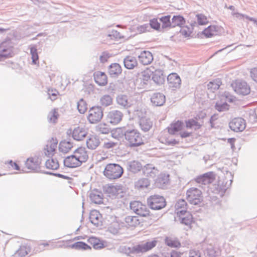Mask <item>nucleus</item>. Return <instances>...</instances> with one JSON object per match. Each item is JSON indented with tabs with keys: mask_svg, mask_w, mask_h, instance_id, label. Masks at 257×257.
Instances as JSON below:
<instances>
[{
	"mask_svg": "<svg viewBox=\"0 0 257 257\" xmlns=\"http://www.w3.org/2000/svg\"><path fill=\"white\" fill-rule=\"evenodd\" d=\"M171 16L168 15L162 16L159 18L160 22L162 23V28H172V20Z\"/></svg>",
	"mask_w": 257,
	"mask_h": 257,
	"instance_id": "58836bf2",
	"label": "nucleus"
},
{
	"mask_svg": "<svg viewBox=\"0 0 257 257\" xmlns=\"http://www.w3.org/2000/svg\"><path fill=\"white\" fill-rule=\"evenodd\" d=\"M169 174L161 173L155 180V185L159 188H165L169 182Z\"/></svg>",
	"mask_w": 257,
	"mask_h": 257,
	"instance_id": "a211bd4d",
	"label": "nucleus"
},
{
	"mask_svg": "<svg viewBox=\"0 0 257 257\" xmlns=\"http://www.w3.org/2000/svg\"><path fill=\"white\" fill-rule=\"evenodd\" d=\"M63 163L65 167L72 168L80 166L82 164L74 154L65 158L63 160Z\"/></svg>",
	"mask_w": 257,
	"mask_h": 257,
	"instance_id": "f3484780",
	"label": "nucleus"
},
{
	"mask_svg": "<svg viewBox=\"0 0 257 257\" xmlns=\"http://www.w3.org/2000/svg\"><path fill=\"white\" fill-rule=\"evenodd\" d=\"M124 221L130 227H136L141 222L138 217L135 216H127L125 217Z\"/></svg>",
	"mask_w": 257,
	"mask_h": 257,
	"instance_id": "e433bc0d",
	"label": "nucleus"
},
{
	"mask_svg": "<svg viewBox=\"0 0 257 257\" xmlns=\"http://www.w3.org/2000/svg\"><path fill=\"white\" fill-rule=\"evenodd\" d=\"M87 108V103L86 101L83 98L80 99L77 102V109L78 111L80 113L83 114L86 111Z\"/></svg>",
	"mask_w": 257,
	"mask_h": 257,
	"instance_id": "603ef678",
	"label": "nucleus"
},
{
	"mask_svg": "<svg viewBox=\"0 0 257 257\" xmlns=\"http://www.w3.org/2000/svg\"><path fill=\"white\" fill-rule=\"evenodd\" d=\"M46 167L48 169L57 170L59 167L58 161L56 158L48 160L45 163Z\"/></svg>",
	"mask_w": 257,
	"mask_h": 257,
	"instance_id": "37998d69",
	"label": "nucleus"
},
{
	"mask_svg": "<svg viewBox=\"0 0 257 257\" xmlns=\"http://www.w3.org/2000/svg\"><path fill=\"white\" fill-rule=\"evenodd\" d=\"M100 103L102 106L107 107L112 103V99L109 95H104L100 99Z\"/></svg>",
	"mask_w": 257,
	"mask_h": 257,
	"instance_id": "3c124183",
	"label": "nucleus"
},
{
	"mask_svg": "<svg viewBox=\"0 0 257 257\" xmlns=\"http://www.w3.org/2000/svg\"><path fill=\"white\" fill-rule=\"evenodd\" d=\"M13 46L10 40H6L0 44V61L11 57L14 55Z\"/></svg>",
	"mask_w": 257,
	"mask_h": 257,
	"instance_id": "6e6552de",
	"label": "nucleus"
},
{
	"mask_svg": "<svg viewBox=\"0 0 257 257\" xmlns=\"http://www.w3.org/2000/svg\"><path fill=\"white\" fill-rule=\"evenodd\" d=\"M95 82L99 86H105L107 83V77L104 72L97 71L94 74Z\"/></svg>",
	"mask_w": 257,
	"mask_h": 257,
	"instance_id": "c85d7f7f",
	"label": "nucleus"
},
{
	"mask_svg": "<svg viewBox=\"0 0 257 257\" xmlns=\"http://www.w3.org/2000/svg\"><path fill=\"white\" fill-rule=\"evenodd\" d=\"M215 32L216 27L214 26H209L203 30L202 34L206 38H211L215 35Z\"/></svg>",
	"mask_w": 257,
	"mask_h": 257,
	"instance_id": "8fccbe9b",
	"label": "nucleus"
},
{
	"mask_svg": "<svg viewBox=\"0 0 257 257\" xmlns=\"http://www.w3.org/2000/svg\"><path fill=\"white\" fill-rule=\"evenodd\" d=\"M176 211L177 216H183L184 214L189 211H187V204L183 199H179L175 204Z\"/></svg>",
	"mask_w": 257,
	"mask_h": 257,
	"instance_id": "412c9836",
	"label": "nucleus"
},
{
	"mask_svg": "<svg viewBox=\"0 0 257 257\" xmlns=\"http://www.w3.org/2000/svg\"><path fill=\"white\" fill-rule=\"evenodd\" d=\"M201 125L193 119H188L186 121V126L187 128H191L195 126V129H199L201 127Z\"/></svg>",
	"mask_w": 257,
	"mask_h": 257,
	"instance_id": "052dcab7",
	"label": "nucleus"
},
{
	"mask_svg": "<svg viewBox=\"0 0 257 257\" xmlns=\"http://www.w3.org/2000/svg\"><path fill=\"white\" fill-rule=\"evenodd\" d=\"M67 135L71 136L74 140L80 141L85 138L88 135V130L83 126H77L69 129L67 131Z\"/></svg>",
	"mask_w": 257,
	"mask_h": 257,
	"instance_id": "0eeeda50",
	"label": "nucleus"
},
{
	"mask_svg": "<svg viewBox=\"0 0 257 257\" xmlns=\"http://www.w3.org/2000/svg\"><path fill=\"white\" fill-rule=\"evenodd\" d=\"M30 248L29 247L26 246H21L15 253V255L19 257H24L28 254Z\"/></svg>",
	"mask_w": 257,
	"mask_h": 257,
	"instance_id": "864d4df0",
	"label": "nucleus"
},
{
	"mask_svg": "<svg viewBox=\"0 0 257 257\" xmlns=\"http://www.w3.org/2000/svg\"><path fill=\"white\" fill-rule=\"evenodd\" d=\"M172 28L176 27H183L185 24L186 20L183 16L180 15H174L171 19Z\"/></svg>",
	"mask_w": 257,
	"mask_h": 257,
	"instance_id": "f704fd0d",
	"label": "nucleus"
},
{
	"mask_svg": "<svg viewBox=\"0 0 257 257\" xmlns=\"http://www.w3.org/2000/svg\"><path fill=\"white\" fill-rule=\"evenodd\" d=\"M148 24L150 26V29L152 28L155 30H159L161 27L160 23L157 18L151 19L150 20V23Z\"/></svg>",
	"mask_w": 257,
	"mask_h": 257,
	"instance_id": "13d9d810",
	"label": "nucleus"
},
{
	"mask_svg": "<svg viewBox=\"0 0 257 257\" xmlns=\"http://www.w3.org/2000/svg\"><path fill=\"white\" fill-rule=\"evenodd\" d=\"M149 207L152 210H159L166 206V202L164 197L159 195L150 196L147 199Z\"/></svg>",
	"mask_w": 257,
	"mask_h": 257,
	"instance_id": "20e7f679",
	"label": "nucleus"
},
{
	"mask_svg": "<svg viewBox=\"0 0 257 257\" xmlns=\"http://www.w3.org/2000/svg\"><path fill=\"white\" fill-rule=\"evenodd\" d=\"M73 147V143L70 140L62 141L59 146V150L63 153H68Z\"/></svg>",
	"mask_w": 257,
	"mask_h": 257,
	"instance_id": "c9c22d12",
	"label": "nucleus"
},
{
	"mask_svg": "<svg viewBox=\"0 0 257 257\" xmlns=\"http://www.w3.org/2000/svg\"><path fill=\"white\" fill-rule=\"evenodd\" d=\"M99 138L96 136L92 135L86 141V145L88 149L91 150L95 149L100 144Z\"/></svg>",
	"mask_w": 257,
	"mask_h": 257,
	"instance_id": "72a5a7b5",
	"label": "nucleus"
},
{
	"mask_svg": "<svg viewBox=\"0 0 257 257\" xmlns=\"http://www.w3.org/2000/svg\"><path fill=\"white\" fill-rule=\"evenodd\" d=\"M116 101L118 107L121 109H126L133 105L132 100L126 94H118L116 97Z\"/></svg>",
	"mask_w": 257,
	"mask_h": 257,
	"instance_id": "f8f14e48",
	"label": "nucleus"
},
{
	"mask_svg": "<svg viewBox=\"0 0 257 257\" xmlns=\"http://www.w3.org/2000/svg\"><path fill=\"white\" fill-rule=\"evenodd\" d=\"M151 101L154 106H161L165 103L166 97L163 93H155L151 98Z\"/></svg>",
	"mask_w": 257,
	"mask_h": 257,
	"instance_id": "aec40b11",
	"label": "nucleus"
},
{
	"mask_svg": "<svg viewBox=\"0 0 257 257\" xmlns=\"http://www.w3.org/2000/svg\"><path fill=\"white\" fill-rule=\"evenodd\" d=\"M120 229V224L117 221L112 222L108 227V231L114 235L118 233Z\"/></svg>",
	"mask_w": 257,
	"mask_h": 257,
	"instance_id": "49530a36",
	"label": "nucleus"
},
{
	"mask_svg": "<svg viewBox=\"0 0 257 257\" xmlns=\"http://www.w3.org/2000/svg\"><path fill=\"white\" fill-rule=\"evenodd\" d=\"M150 185L148 178H141L135 182V187L138 189L147 188Z\"/></svg>",
	"mask_w": 257,
	"mask_h": 257,
	"instance_id": "de8ad7c7",
	"label": "nucleus"
},
{
	"mask_svg": "<svg viewBox=\"0 0 257 257\" xmlns=\"http://www.w3.org/2000/svg\"><path fill=\"white\" fill-rule=\"evenodd\" d=\"M126 166L127 170L133 173H138L142 169L141 163L138 161L128 162L126 164Z\"/></svg>",
	"mask_w": 257,
	"mask_h": 257,
	"instance_id": "2f4dec72",
	"label": "nucleus"
},
{
	"mask_svg": "<svg viewBox=\"0 0 257 257\" xmlns=\"http://www.w3.org/2000/svg\"><path fill=\"white\" fill-rule=\"evenodd\" d=\"M103 193L98 189H95L91 191L89 198L91 201L95 204H100L103 203Z\"/></svg>",
	"mask_w": 257,
	"mask_h": 257,
	"instance_id": "6ab92c4d",
	"label": "nucleus"
},
{
	"mask_svg": "<svg viewBox=\"0 0 257 257\" xmlns=\"http://www.w3.org/2000/svg\"><path fill=\"white\" fill-rule=\"evenodd\" d=\"M41 161L37 157H30L28 158L25 162L26 167L27 169L38 172L40 169Z\"/></svg>",
	"mask_w": 257,
	"mask_h": 257,
	"instance_id": "dca6fc26",
	"label": "nucleus"
},
{
	"mask_svg": "<svg viewBox=\"0 0 257 257\" xmlns=\"http://www.w3.org/2000/svg\"><path fill=\"white\" fill-rule=\"evenodd\" d=\"M166 76L164 75L163 71L161 70H155L153 71L152 80L157 85L163 84L165 81Z\"/></svg>",
	"mask_w": 257,
	"mask_h": 257,
	"instance_id": "b1692460",
	"label": "nucleus"
},
{
	"mask_svg": "<svg viewBox=\"0 0 257 257\" xmlns=\"http://www.w3.org/2000/svg\"><path fill=\"white\" fill-rule=\"evenodd\" d=\"M169 88L173 91H176L180 88L181 80L176 73H172L167 76Z\"/></svg>",
	"mask_w": 257,
	"mask_h": 257,
	"instance_id": "9b49d317",
	"label": "nucleus"
},
{
	"mask_svg": "<svg viewBox=\"0 0 257 257\" xmlns=\"http://www.w3.org/2000/svg\"><path fill=\"white\" fill-rule=\"evenodd\" d=\"M229 105L226 102L217 101L215 105V108L219 112H222L229 109Z\"/></svg>",
	"mask_w": 257,
	"mask_h": 257,
	"instance_id": "5fc2aeb1",
	"label": "nucleus"
},
{
	"mask_svg": "<svg viewBox=\"0 0 257 257\" xmlns=\"http://www.w3.org/2000/svg\"><path fill=\"white\" fill-rule=\"evenodd\" d=\"M231 86L237 94L241 96L247 95L250 92L249 85L243 80H236L231 84Z\"/></svg>",
	"mask_w": 257,
	"mask_h": 257,
	"instance_id": "423d86ee",
	"label": "nucleus"
},
{
	"mask_svg": "<svg viewBox=\"0 0 257 257\" xmlns=\"http://www.w3.org/2000/svg\"><path fill=\"white\" fill-rule=\"evenodd\" d=\"M123 169L119 164L116 163L107 164L103 171V175L110 180H116L121 177Z\"/></svg>",
	"mask_w": 257,
	"mask_h": 257,
	"instance_id": "f03ea898",
	"label": "nucleus"
},
{
	"mask_svg": "<svg viewBox=\"0 0 257 257\" xmlns=\"http://www.w3.org/2000/svg\"><path fill=\"white\" fill-rule=\"evenodd\" d=\"M153 122L150 118L142 117L139 121V125L141 130L145 132H148L152 127Z\"/></svg>",
	"mask_w": 257,
	"mask_h": 257,
	"instance_id": "c756f323",
	"label": "nucleus"
},
{
	"mask_svg": "<svg viewBox=\"0 0 257 257\" xmlns=\"http://www.w3.org/2000/svg\"><path fill=\"white\" fill-rule=\"evenodd\" d=\"M221 81L219 79H216L213 81H210L207 84V88L211 92L218 90L219 88Z\"/></svg>",
	"mask_w": 257,
	"mask_h": 257,
	"instance_id": "c03bdc74",
	"label": "nucleus"
},
{
	"mask_svg": "<svg viewBox=\"0 0 257 257\" xmlns=\"http://www.w3.org/2000/svg\"><path fill=\"white\" fill-rule=\"evenodd\" d=\"M104 191L109 194V196H115L117 193L116 187L114 186H108L105 187Z\"/></svg>",
	"mask_w": 257,
	"mask_h": 257,
	"instance_id": "680f3d73",
	"label": "nucleus"
},
{
	"mask_svg": "<svg viewBox=\"0 0 257 257\" xmlns=\"http://www.w3.org/2000/svg\"><path fill=\"white\" fill-rule=\"evenodd\" d=\"M58 92L56 89H49L48 90V94L49 95V97L52 100H54L56 99V97Z\"/></svg>",
	"mask_w": 257,
	"mask_h": 257,
	"instance_id": "338daca9",
	"label": "nucleus"
},
{
	"mask_svg": "<svg viewBox=\"0 0 257 257\" xmlns=\"http://www.w3.org/2000/svg\"><path fill=\"white\" fill-rule=\"evenodd\" d=\"M157 242L158 241L156 239H154L142 244H137L132 247H128V252L133 254L146 252L155 247Z\"/></svg>",
	"mask_w": 257,
	"mask_h": 257,
	"instance_id": "7ed1b4c3",
	"label": "nucleus"
},
{
	"mask_svg": "<svg viewBox=\"0 0 257 257\" xmlns=\"http://www.w3.org/2000/svg\"><path fill=\"white\" fill-rule=\"evenodd\" d=\"M143 171L146 177L153 179L159 173V170L151 164L146 165L143 169Z\"/></svg>",
	"mask_w": 257,
	"mask_h": 257,
	"instance_id": "cd10ccee",
	"label": "nucleus"
},
{
	"mask_svg": "<svg viewBox=\"0 0 257 257\" xmlns=\"http://www.w3.org/2000/svg\"><path fill=\"white\" fill-rule=\"evenodd\" d=\"M184 126V123L181 120L172 123L170 126L168 127V133L171 135H174L176 133L183 129Z\"/></svg>",
	"mask_w": 257,
	"mask_h": 257,
	"instance_id": "7c9ffc66",
	"label": "nucleus"
},
{
	"mask_svg": "<svg viewBox=\"0 0 257 257\" xmlns=\"http://www.w3.org/2000/svg\"><path fill=\"white\" fill-rule=\"evenodd\" d=\"M121 133L128 142L131 148L139 147L145 144L144 137L137 129L123 127Z\"/></svg>",
	"mask_w": 257,
	"mask_h": 257,
	"instance_id": "f257e3e1",
	"label": "nucleus"
},
{
	"mask_svg": "<svg viewBox=\"0 0 257 257\" xmlns=\"http://www.w3.org/2000/svg\"><path fill=\"white\" fill-rule=\"evenodd\" d=\"M30 54L32 60V64L37 65L39 64V55L37 47L35 45L30 46Z\"/></svg>",
	"mask_w": 257,
	"mask_h": 257,
	"instance_id": "ea45409f",
	"label": "nucleus"
},
{
	"mask_svg": "<svg viewBox=\"0 0 257 257\" xmlns=\"http://www.w3.org/2000/svg\"><path fill=\"white\" fill-rule=\"evenodd\" d=\"M124 66L127 69H133L138 65L136 57L132 56H127L123 59Z\"/></svg>",
	"mask_w": 257,
	"mask_h": 257,
	"instance_id": "473e14b6",
	"label": "nucleus"
},
{
	"mask_svg": "<svg viewBox=\"0 0 257 257\" xmlns=\"http://www.w3.org/2000/svg\"><path fill=\"white\" fill-rule=\"evenodd\" d=\"M58 117V113L55 110L51 111L48 115V119L49 122L55 123Z\"/></svg>",
	"mask_w": 257,
	"mask_h": 257,
	"instance_id": "e2e57ef3",
	"label": "nucleus"
},
{
	"mask_svg": "<svg viewBox=\"0 0 257 257\" xmlns=\"http://www.w3.org/2000/svg\"><path fill=\"white\" fill-rule=\"evenodd\" d=\"M70 247L76 249L87 250L91 248L90 245L83 241H77L71 245Z\"/></svg>",
	"mask_w": 257,
	"mask_h": 257,
	"instance_id": "a18cd8bd",
	"label": "nucleus"
},
{
	"mask_svg": "<svg viewBox=\"0 0 257 257\" xmlns=\"http://www.w3.org/2000/svg\"><path fill=\"white\" fill-rule=\"evenodd\" d=\"M181 224L187 226L190 225L193 221V217L190 212H186L183 216H178Z\"/></svg>",
	"mask_w": 257,
	"mask_h": 257,
	"instance_id": "4c0bfd02",
	"label": "nucleus"
},
{
	"mask_svg": "<svg viewBox=\"0 0 257 257\" xmlns=\"http://www.w3.org/2000/svg\"><path fill=\"white\" fill-rule=\"evenodd\" d=\"M196 22H194L193 23L191 24V27L186 26H183V27L181 28L180 33L185 37L187 38L190 36L192 33L193 27L195 26Z\"/></svg>",
	"mask_w": 257,
	"mask_h": 257,
	"instance_id": "a19ab883",
	"label": "nucleus"
},
{
	"mask_svg": "<svg viewBox=\"0 0 257 257\" xmlns=\"http://www.w3.org/2000/svg\"><path fill=\"white\" fill-rule=\"evenodd\" d=\"M138 58L140 62L144 65L151 64L153 60V56L152 53L148 51L142 52Z\"/></svg>",
	"mask_w": 257,
	"mask_h": 257,
	"instance_id": "5701e85b",
	"label": "nucleus"
},
{
	"mask_svg": "<svg viewBox=\"0 0 257 257\" xmlns=\"http://www.w3.org/2000/svg\"><path fill=\"white\" fill-rule=\"evenodd\" d=\"M103 109L100 106L92 107L89 110L88 119L90 123H95L101 120L103 116Z\"/></svg>",
	"mask_w": 257,
	"mask_h": 257,
	"instance_id": "9d476101",
	"label": "nucleus"
},
{
	"mask_svg": "<svg viewBox=\"0 0 257 257\" xmlns=\"http://www.w3.org/2000/svg\"><path fill=\"white\" fill-rule=\"evenodd\" d=\"M214 179L215 176L214 173L209 172L197 176L195 178V181L202 185H208L212 183Z\"/></svg>",
	"mask_w": 257,
	"mask_h": 257,
	"instance_id": "2eb2a0df",
	"label": "nucleus"
},
{
	"mask_svg": "<svg viewBox=\"0 0 257 257\" xmlns=\"http://www.w3.org/2000/svg\"><path fill=\"white\" fill-rule=\"evenodd\" d=\"M250 75L252 79L257 83V68L251 69Z\"/></svg>",
	"mask_w": 257,
	"mask_h": 257,
	"instance_id": "774afa93",
	"label": "nucleus"
},
{
	"mask_svg": "<svg viewBox=\"0 0 257 257\" xmlns=\"http://www.w3.org/2000/svg\"><path fill=\"white\" fill-rule=\"evenodd\" d=\"M96 131L99 134L106 135L108 134L111 132V128L105 123H100L96 127Z\"/></svg>",
	"mask_w": 257,
	"mask_h": 257,
	"instance_id": "09e8293b",
	"label": "nucleus"
},
{
	"mask_svg": "<svg viewBox=\"0 0 257 257\" xmlns=\"http://www.w3.org/2000/svg\"><path fill=\"white\" fill-rule=\"evenodd\" d=\"M229 128L235 132H240L245 128V122L241 117H236L229 123Z\"/></svg>",
	"mask_w": 257,
	"mask_h": 257,
	"instance_id": "ddd939ff",
	"label": "nucleus"
},
{
	"mask_svg": "<svg viewBox=\"0 0 257 257\" xmlns=\"http://www.w3.org/2000/svg\"><path fill=\"white\" fill-rule=\"evenodd\" d=\"M108 72L110 77L116 78L122 72L121 67L118 63H112L108 66Z\"/></svg>",
	"mask_w": 257,
	"mask_h": 257,
	"instance_id": "a878e982",
	"label": "nucleus"
},
{
	"mask_svg": "<svg viewBox=\"0 0 257 257\" xmlns=\"http://www.w3.org/2000/svg\"><path fill=\"white\" fill-rule=\"evenodd\" d=\"M197 22L199 25H205L208 22L207 17L202 14L196 15Z\"/></svg>",
	"mask_w": 257,
	"mask_h": 257,
	"instance_id": "bf43d9fd",
	"label": "nucleus"
},
{
	"mask_svg": "<svg viewBox=\"0 0 257 257\" xmlns=\"http://www.w3.org/2000/svg\"><path fill=\"white\" fill-rule=\"evenodd\" d=\"M122 116L123 114L120 111L112 110L107 113L106 120L107 122L112 125H116L120 122Z\"/></svg>",
	"mask_w": 257,
	"mask_h": 257,
	"instance_id": "4468645a",
	"label": "nucleus"
},
{
	"mask_svg": "<svg viewBox=\"0 0 257 257\" xmlns=\"http://www.w3.org/2000/svg\"><path fill=\"white\" fill-rule=\"evenodd\" d=\"M150 30V26L148 24L140 25L137 27V30L140 33H145L149 31Z\"/></svg>",
	"mask_w": 257,
	"mask_h": 257,
	"instance_id": "69168bd1",
	"label": "nucleus"
},
{
	"mask_svg": "<svg viewBox=\"0 0 257 257\" xmlns=\"http://www.w3.org/2000/svg\"><path fill=\"white\" fill-rule=\"evenodd\" d=\"M87 241L91 245H92L94 249H101L104 247L103 244L100 241V240L95 237H89Z\"/></svg>",
	"mask_w": 257,
	"mask_h": 257,
	"instance_id": "79ce46f5",
	"label": "nucleus"
},
{
	"mask_svg": "<svg viewBox=\"0 0 257 257\" xmlns=\"http://www.w3.org/2000/svg\"><path fill=\"white\" fill-rule=\"evenodd\" d=\"M164 241L167 246L171 248H178L181 246L178 238L174 236H166Z\"/></svg>",
	"mask_w": 257,
	"mask_h": 257,
	"instance_id": "393cba45",
	"label": "nucleus"
},
{
	"mask_svg": "<svg viewBox=\"0 0 257 257\" xmlns=\"http://www.w3.org/2000/svg\"><path fill=\"white\" fill-rule=\"evenodd\" d=\"M205 254L208 257H215L217 255L216 251L211 244L207 246L205 251Z\"/></svg>",
	"mask_w": 257,
	"mask_h": 257,
	"instance_id": "4d7b16f0",
	"label": "nucleus"
},
{
	"mask_svg": "<svg viewBox=\"0 0 257 257\" xmlns=\"http://www.w3.org/2000/svg\"><path fill=\"white\" fill-rule=\"evenodd\" d=\"M130 207L131 210L140 216L146 217L150 215V210L147 206L140 201H134L131 202Z\"/></svg>",
	"mask_w": 257,
	"mask_h": 257,
	"instance_id": "1a4fd4ad",
	"label": "nucleus"
},
{
	"mask_svg": "<svg viewBox=\"0 0 257 257\" xmlns=\"http://www.w3.org/2000/svg\"><path fill=\"white\" fill-rule=\"evenodd\" d=\"M186 198L190 204L198 205L202 201V192L197 188H190L187 191Z\"/></svg>",
	"mask_w": 257,
	"mask_h": 257,
	"instance_id": "39448f33",
	"label": "nucleus"
},
{
	"mask_svg": "<svg viewBox=\"0 0 257 257\" xmlns=\"http://www.w3.org/2000/svg\"><path fill=\"white\" fill-rule=\"evenodd\" d=\"M89 219L91 223L98 227L102 225L101 215L96 210H91L89 214Z\"/></svg>",
	"mask_w": 257,
	"mask_h": 257,
	"instance_id": "4be33fe9",
	"label": "nucleus"
},
{
	"mask_svg": "<svg viewBox=\"0 0 257 257\" xmlns=\"http://www.w3.org/2000/svg\"><path fill=\"white\" fill-rule=\"evenodd\" d=\"M73 154L79 160L82 164L86 162L88 159L87 151L84 147H81L77 148L74 151Z\"/></svg>",
	"mask_w": 257,
	"mask_h": 257,
	"instance_id": "bb28decb",
	"label": "nucleus"
},
{
	"mask_svg": "<svg viewBox=\"0 0 257 257\" xmlns=\"http://www.w3.org/2000/svg\"><path fill=\"white\" fill-rule=\"evenodd\" d=\"M153 71L150 69H147L142 72V79L144 84H147V82L152 79Z\"/></svg>",
	"mask_w": 257,
	"mask_h": 257,
	"instance_id": "6e6d98bb",
	"label": "nucleus"
},
{
	"mask_svg": "<svg viewBox=\"0 0 257 257\" xmlns=\"http://www.w3.org/2000/svg\"><path fill=\"white\" fill-rule=\"evenodd\" d=\"M111 57V55L107 52H103L100 56L99 60L101 63H104L107 61L108 59Z\"/></svg>",
	"mask_w": 257,
	"mask_h": 257,
	"instance_id": "0e129e2a",
	"label": "nucleus"
}]
</instances>
